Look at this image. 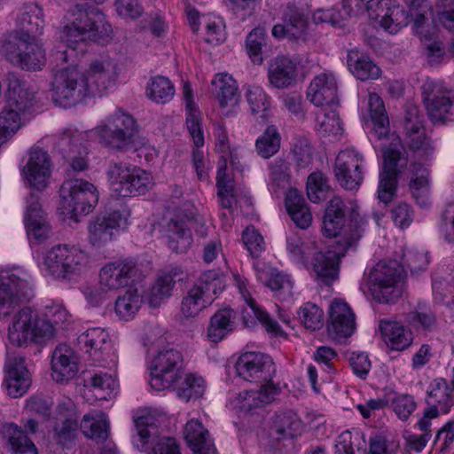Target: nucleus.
<instances>
[{
    "instance_id": "obj_1",
    "label": "nucleus",
    "mask_w": 454,
    "mask_h": 454,
    "mask_svg": "<svg viewBox=\"0 0 454 454\" xmlns=\"http://www.w3.org/2000/svg\"><path fill=\"white\" fill-rule=\"evenodd\" d=\"M118 75V65L110 58L90 60L84 72L79 71L76 66H68L54 75L52 99L67 108L86 98L102 96L115 86Z\"/></svg>"
},
{
    "instance_id": "obj_2",
    "label": "nucleus",
    "mask_w": 454,
    "mask_h": 454,
    "mask_svg": "<svg viewBox=\"0 0 454 454\" xmlns=\"http://www.w3.org/2000/svg\"><path fill=\"white\" fill-rule=\"evenodd\" d=\"M366 225L365 216L361 215L356 207H353L348 228L337 240L338 246L341 247L338 251H324L322 241L318 242L313 238L302 239L296 235L287 238L286 249L294 257L301 259L317 278L330 284L338 278L340 256H344L345 250L356 246Z\"/></svg>"
},
{
    "instance_id": "obj_3",
    "label": "nucleus",
    "mask_w": 454,
    "mask_h": 454,
    "mask_svg": "<svg viewBox=\"0 0 454 454\" xmlns=\"http://www.w3.org/2000/svg\"><path fill=\"white\" fill-rule=\"evenodd\" d=\"M68 14L70 23L63 27L61 33V39L67 50L58 52V59L64 63L72 59L77 45L86 41L105 42L112 34L111 25L98 8L77 4L68 11Z\"/></svg>"
},
{
    "instance_id": "obj_4",
    "label": "nucleus",
    "mask_w": 454,
    "mask_h": 454,
    "mask_svg": "<svg viewBox=\"0 0 454 454\" xmlns=\"http://www.w3.org/2000/svg\"><path fill=\"white\" fill-rule=\"evenodd\" d=\"M137 130L135 118L122 108H116L90 132L102 145L127 152L133 147Z\"/></svg>"
},
{
    "instance_id": "obj_5",
    "label": "nucleus",
    "mask_w": 454,
    "mask_h": 454,
    "mask_svg": "<svg viewBox=\"0 0 454 454\" xmlns=\"http://www.w3.org/2000/svg\"><path fill=\"white\" fill-rule=\"evenodd\" d=\"M59 210L67 218L78 221V217L88 215L98 201L96 187L83 179H70L60 188Z\"/></svg>"
},
{
    "instance_id": "obj_6",
    "label": "nucleus",
    "mask_w": 454,
    "mask_h": 454,
    "mask_svg": "<svg viewBox=\"0 0 454 454\" xmlns=\"http://www.w3.org/2000/svg\"><path fill=\"white\" fill-rule=\"evenodd\" d=\"M34 295L29 276L20 268L0 270V317H6Z\"/></svg>"
},
{
    "instance_id": "obj_7",
    "label": "nucleus",
    "mask_w": 454,
    "mask_h": 454,
    "mask_svg": "<svg viewBox=\"0 0 454 454\" xmlns=\"http://www.w3.org/2000/svg\"><path fill=\"white\" fill-rule=\"evenodd\" d=\"M88 254L75 246L57 245L46 252L43 265L57 279H71L88 265Z\"/></svg>"
},
{
    "instance_id": "obj_8",
    "label": "nucleus",
    "mask_w": 454,
    "mask_h": 454,
    "mask_svg": "<svg viewBox=\"0 0 454 454\" xmlns=\"http://www.w3.org/2000/svg\"><path fill=\"white\" fill-rule=\"evenodd\" d=\"M111 190L120 197L145 194L153 185L151 174L124 162H113L107 169Z\"/></svg>"
},
{
    "instance_id": "obj_9",
    "label": "nucleus",
    "mask_w": 454,
    "mask_h": 454,
    "mask_svg": "<svg viewBox=\"0 0 454 454\" xmlns=\"http://www.w3.org/2000/svg\"><path fill=\"white\" fill-rule=\"evenodd\" d=\"M149 370L152 388L156 391L170 388L183 377V355L174 348H163L153 357Z\"/></svg>"
},
{
    "instance_id": "obj_10",
    "label": "nucleus",
    "mask_w": 454,
    "mask_h": 454,
    "mask_svg": "<svg viewBox=\"0 0 454 454\" xmlns=\"http://www.w3.org/2000/svg\"><path fill=\"white\" fill-rule=\"evenodd\" d=\"M53 335L54 329L51 325L39 320L37 314L28 307L19 309L14 315L8 333L10 340L17 346L28 342H40Z\"/></svg>"
},
{
    "instance_id": "obj_11",
    "label": "nucleus",
    "mask_w": 454,
    "mask_h": 454,
    "mask_svg": "<svg viewBox=\"0 0 454 454\" xmlns=\"http://www.w3.org/2000/svg\"><path fill=\"white\" fill-rule=\"evenodd\" d=\"M136 434L132 442L140 450H145L147 443L153 442L150 454H181L175 439L159 437L158 419L151 413H146L135 419Z\"/></svg>"
},
{
    "instance_id": "obj_12",
    "label": "nucleus",
    "mask_w": 454,
    "mask_h": 454,
    "mask_svg": "<svg viewBox=\"0 0 454 454\" xmlns=\"http://www.w3.org/2000/svg\"><path fill=\"white\" fill-rule=\"evenodd\" d=\"M333 172L342 188L349 191L357 190L364 177L363 153L354 147L340 151L335 158Z\"/></svg>"
},
{
    "instance_id": "obj_13",
    "label": "nucleus",
    "mask_w": 454,
    "mask_h": 454,
    "mask_svg": "<svg viewBox=\"0 0 454 454\" xmlns=\"http://www.w3.org/2000/svg\"><path fill=\"white\" fill-rule=\"evenodd\" d=\"M3 50L11 63L23 69L37 70L46 62L45 51L37 39H8Z\"/></svg>"
},
{
    "instance_id": "obj_14",
    "label": "nucleus",
    "mask_w": 454,
    "mask_h": 454,
    "mask_svg": "<svg viewBox=\"0 0 454 454\" xmlns=\"http://www.w3.org/2000/svg\"><path fill=\"white\" fill-rule=\"evenodd\" d=\"M74 403L70 398L60 400L56 408V418L51 438L63 448H71L78 434L79 421Z\"/></svg>"
},
{
    "instance_id": "obj_15",
    "label": "nucleus",
    "mask_w": 454,
    "mask_h": 454,
    "mask_svg": "<svg viewBox=\"0 0 454 454\" xmlns=\"http://www.w3.org/2000/svg\"><path fill=\"white\" fill-rule=\"evenodd\" d=\"M235 369L241 379L261 384H272L270 381L276 372L272 358L260 352H246L239 356Z\"/></svg>"
},
{
    "instance_id": "obj_16",
    "label": "nucleus",
    "mask_w": 454,
    "mask_h": 454,
    "mask_svg": "<svg viewBox=\"0 0 454 454\" xmlns=\"http://www.w3.org/2000/svg\"><path fill=\"white\" fill-rule=\"evenodd\" d=\"M422 96L428 115L434 121H454V91L428 82L422 86Z\"/></svg>"
},
{
    "instance_id": "obj_17",
    "label": "nucleus",
    "mask_w": 454,
    "mask_h": 454,
    "mask_svg": "<svg viewBox=\"0 0 454 454\" xmlns=\"http://www.w3.org/2000/svg\"><path fill=\"white\" fill-rule=\"evenodd\" d=\"M403 269L396 261H380L371 270L369 283L373 291H379L386 302H392L400 296L396 285L401 281Z\"/></svg>"
},
{
    "instance_id": "obj_18",
    "label": "nucleus",
    "mask_w": 454,
    "mask_h": 454,
    "mask_svg": "<svg viewBox=\"0 0 454 454\" xmlns=\"http://www.w3.org/2000/svg\"><path fill=\"white\" fill-rule=\"evenodd\" d=\"M137 272V262L132 258H120L108 262L99 271L100 286L106 291L129 288L135 281Z\"/></svg>"
},
{
    "instance_id": "obj_19",
    "label": "nucleus",
    "mask_w": 454,
    "mask_h": 454,
    "mask_svg": "<svg viewBox=\"0 0 454 454\" xmlns=\"http://www.w3.org/2000/svg\"><path fill=\"white\" fill-rule=\"evenodd\" d=\"M403 150L399 143H391L383 147V166L380 173L378 197L386 204L392 200L395 193L396 167L402 159Z\"/></svg>"
},
{
    "instance_id": "obj_20",
    "label": "nucleus",
    "mask_w": 454,
    "mask_h": 454,
    "mask_svg": "<svg viewBox=\"0 0 454 454\" xmlns=\"http://www.w3.org/2000/svg\"><path fill=\"white\" fill-rule=\"evenodd\" d=\"M126 221V217L118 211L95 217L88 226L90 245L95 249L105 247L118 236L121 226Z\"/></svg>"
},
{
    "instance_id": "obj_21",
    "label": "nucleus",
    "mask_w": 454,
    "mask_h": 454,
    "mask_svg": "<svg viewBox=\"0 0 454 454\" xmlns=\"http://www.w3.org/2000/svg\"><path fill=\"white\" fill-rule=\"evenodd\" d=\"M356 316L349 305L342 300H333L329 309L328 335L340 341L350 337L356 330Z\"/></svg>"
},
{
    "instance_id": "obj_22",
    "label": "nucleus",
    "mask_w": 454,
    "mask_h": 454,
    "mask_svg": "<svg viewBox=\"0 0 454 454\" xmlns=\"http://www.w3.org/2000/svg\"><path fill=\"white\" fill-rule=\"evenodd\" d=\"M22 171L31 187L44 190L51 176V160L48 153L39 147L31 148Z\"/></svg>"
},
{
    "instance_id": "obj_23",
    "label": "nucleus",
    "mask_w": 454,
    "mask_h": 454,
    "mask_svg": "<svg viewBox=\"0 0 454 454\" xmlns=\"http://www.w3.org/2000/svg\"><path fill=\"white\" fill-rule=\"evenodd\" d=\"M283 23L276 24L271 31L272 36L277 39L286 38L289 41L306 40L308 21L298 7L289 4L283 12Z\"/></svg>"
},
{
    "instance_id": "obj_24",
    "label": "nucleus",
    "mask_w": 454,
    "mask_h": 454,
    "mask_svg": "<svg viewBox=\"0 0 454 454\" xmlns=\"http://www.w3.org/2000/svg\"><path fill=\"white\" fill-rule=\"evenodd\" d=\"M307 97L317 107L339 106L338 83L331 73H321L311 81Z\"/></svg>"
},
{
    "instance_id": "obj_25",
    "label": "nucleus",
    "mask_w": 454,
    "mask_h": 454,
    "mask_svg": "<svg viewBox=\"0 0 454 454\" xmlns=\"http://www.w3.org/2000/svg\"><path fill=\"white\" fill-rule=\"evenodd\" d=\"M4 384L12 397L23 395L31 384L30 374L22 356H10L4 364Z\"/></svg>"
},
{
    "instance_id": "obj_26",
    "label": "nucleus",
    "mask_w": 454,
    "mask_h": 454,
    "mask_svg": "<svg viewBox=\"0 0 454 454\" xmlns=\"http://www.w3.org/2000/svg\"><path fill=\"white\" fill-rule=\"evenodd\" d=\"M279 392V387L274 384H262L257 389L243 390L231 401L233 409L241 412H253L270 403Z\"/></svg>"
},
{
    "instance_id": "obj_27",
    "label": "nucleus",
    "mask_w": 454,
    "mask_h": 454,
    "mask_svg": "<svg viewBox=\"0 0 454 454\" xmlns=\"http://www.w3.org/2000/svg\"><path fill=\"white\" fill-rule=\"evenodd\" d=\"M39 200L36 193L29 194L24 221L28 238L40 243L49 237L50 225Z\"/></svg>"
},
{
    "instance_id": "obj_28",
    "label": "nucleus",
    "mask_w": 454,
    "mask_h": 454,
    "mask_svg": "<svg viewBox=\"0 0 454 454\" xmlns=\"http://www.w3.org/2000/svg\"><path fill=\"white\" fill-rule=\"evenodd\" d=\"M51 376L57 382L72 380L77 374L78 356L73 348L67 344H59L51 356Z\"/></svg>"
},
{
    "instance_id": "obj_29",
    "label": "nucleus",
    "mask_w": 454,
    "mask_h": 454,
    "mask_svg": "<svg viewBox=\"0 0 454 454\" xmlns=\"http://www.w3.org/2000/svg\"><path fill=\"white\" fill-rule=\"evenodd\" d=\"M235 283L241 297L249 307V310L245 309L242 311L244 324L249 326L254 323L250 315L251 312L254 317L265 327L268 333H270L274 335H281L283 331L281 330L278 322L272 319L266 311L256 305L245 281L239 277H235Z\"/></svg>"
},
{
    "instance_id": "obj_30",
    "label": "nucleus",
    "mask_w": 454,
    "mask_h": 454,
    "mask_svg": "<svg viewBox=\"0 0 454 454\" xmlns=\"http://www.w3.org/2000/svg\"><path fill=\"white\" fill-rule=\"evenodd\" d=\"M6 81L8 89L5 106L20 114L27 113L35 104V93L14 73H8Z\"/></svg>"
},
{
    "instance_id": "obj_31",
    "label": "nucleus",
    "mask_w": 454,
    "mask_h": 454,
    "mask_svg": "<svg viewBox=\"0 0 454 454\" xmlns=\"http://www.w3.org/2000/svg\"><path fill=\"white\" fill-rule=\"evenodd\" d=\"M18 30L9 39H36L43 34L44 20L42 9L35 4H25L17 21Z\"/></svg>"
},
{
    "instance_id": "obj_32",
    "label": "nucleus",
    "mask_w": 454,
    "mask_h": 454,
    "mask_svg": "<svg viewBox=\"0 0 454 454\" xmlns=\"http://www.w3.org/2000/svg\"><path fill=\"white\" fill-rule=\"evenodd\" d=\"M404 129L405 142L416 160H427L434 153V148L431 140L426 136L423 125L419 121L407 119Z\"/></svg>"
},
{
    "instance_id": "obj_33",
    "label": "nucleus",
    "mask_w": 454,
    "mask_h": 454,
    "mask_svg": "<svg viewBox=\"0 0 454 454\" xmlns=\"http://www.w3.org/2000/svg\"><path fill=\"white\" fill-rule=\"evenodd\" d=\"M210 284L195 285L184 295L180 313L185 319L196 317L204 309L213 302L214 298L209 294Z\"/></svg>"
},
{
    "instance_id": "obj_34",
    "label": "nucleus",
    "mask_w": 454,
    "mask_h": 454,
    "mask_svg": "<svg viewBox=\"0 0 454 454\" xmlns=\"http://www.w3.org/2000/svg\"><path fill=\"white\" fill-rule=\"evenodd\" d=\"M184 436L193 454H217L207 429L199 419H191L186 423Z\"/></svg>"
},
{
    "instance_id": "obj_35",
    "label": "nucleus",
    "mask_w": 454,
    "mask_h": 454,
    "mask_svg": "<svg viewBox=\"0 0 454 454\" xmlns=\"http://www.w3.org/2000/svg\"><path fill=\"white\" fill-rule=\"evenodd\" d=\"M212 91L221 109H227L225 114L236 107L239 102V89L236 81L228 74H217L211 82Z\"/></svg>"
},
{
    "instance_id": "obj_36",
    "label": "nucleus",
    "mask_w": 454,
    "mask_h": 454,
    "mask_svg": "<svg viewBox=\"0 0 454 454\" xmlns=\"http://www.w3.org/2000/svg\"><path fill=\"white\" fill-rule=\"evenodd\" d=\"M184 275V271L179 266H173L160 273L148 297L150 306L159 307L168 299L171 295L176 281L183 280Z\"/></svg>"
},
{
    "instance_id": "obj_37",
    "label": "nucleus",
    "mask_w": 454,
    "mask_h": 454,
    "mask_svg": "<svg viewBox=\"0 0 454 454\" xmlns=\"http://www.w3.org/2000/svg\"><path fill=\"white\" fill-rule=\"evenodd\" d=\"M76 346L88 357L99 361L102 358V353L109 346L108 333L100 327L90 328L77 337Z\"/></svg>"
},
{
    "instance_id": "obj_38",
    "label": "nucleus",
    "mask_w": 454,
    "mask_h": 454,
    "mask_svg": "<svg viewBox=\"0 0 454 454\" xmlns=\"http://www.w3.org/2000/svg\"><path fill=\"white\" fill-rule=\"evenodd\" d=\"M166 239L168 248L176 254L187 252L192 244L190 228L183 219H171L168 224Z\"/></svg>"
},
{
    "instance_id": "obj_39",
    "label": "nucleus",
    "mask_w": 454,
    "mask_h": 454,
    "mask_svg": "<svg viewBox=\"0 0 454 454\" xmlns=\"http://www.w3.org/2000/svg\"><path fill=\"white\" fill-rule=\"evenodd\" d=\"M380 329L384 341L392 349L403 350L412 343V333L399 322L381 320Z\"/></svg>"
},
{
    "instance_id": "obj_40",
    "label": "nucleus",
    "mask_w": 454,
    "mask_h": 454,
    "mask_svg": "<svg viewBox=\"0 0 454 454\" xmlns=\"http://www.w3.org/2000/svg\"><path fill=\"white\" fill-rule=\"evenodd\" d=\"M410 188L412 197L421 207L428 206L429 172L423 163L414 161L411 165Z\"/></svg>"
},
{
    "instance_id": "obj_41",
    "label": "nucleus",
    "mask_w": 454,
    "mask_h": 454,
    "mask_svg": "<svg viewBox=\"0 0 454 454\" xmlns=\"http://www.w3.org/2000/svg\"><path fill=\"white\" fill-rule=\"evenodd\" d=\"M349 71L359 80L377 79L380 75V68L366 55L357 50H350L347 56Z\"/></svg>"
},
{
    "instance_id": "obj_42",
    "label": "nucleus",
    "mask_w": 454,
    "mask_h": 454,
    "mask_svg": "<svg viewBox=\"0 0 454 454\" xmlns=\"http://www.w3.org/2000/svg\"><path fill=\"white\" fill-rule=\"evenodd\" d=\"M235 316L233 309L226 308L216 311L210 318L207 336L213 342L222 340L235 328Z\"/></svg>"
},
{
    "instance_id": "obj_43",
    "label": "nucleus",
    "mask_w": 454,
    "mask_h": 454,
    "mask_svg": "<svg viewBox=\"0 0 454 454\" xmlns=\"http://www.w3.org/2000/svg\"><path fill=\"white\" fill-rule=\"evenodd\" d=\"M82 434L97 442H104L108 437V422L101 411L86 413L79 423Z\"/></svg>"
},
{
    "instance_id": "obj_44",
    "label": "nucleus",
    "mask_w": 454,
    "mask_h": 454,
    "mask_svg": "<svg viewBox=\"0 0 454 454\" xmlns=\"http://www.w3.org/2000/svg\"><path fill=\"white\" fill-rule=\"evenodd\" d=\"M411 15L414 18L413 28L415 33L421 40H431L436 29L428 22L431 7L427 0H411Z\"/></svg>"
},
{
    "instance_id": "obj_45",
    "label": "nucleus",
    "mask_w": 454,
    "mask_h": 454,
    "mask_svg": "<svg viewBox=\"0 0 454 454\" xmlns=\"http://www.w3.org/2000/svg\"><path fill=\"white\" fill-rule=\"evenodd\" d=\"M302 429V422L294 411H286L275 416L270 428V436L275 440L292 439Z\"/></svg>"
},
{
    "instance_id": "obj_46",
    "label": "nucleus",
    "mask_w": 454,
    "mask_h": 454,
    "mask_svg": "<svg viewBox=\"0 0 454 454\" xmlns=\"http://www.w3.org/2000/svg\"><path fill=\"white\" fill-rule=\"evenodd\" d=\"M286 207L297 227L306 229L310 225L312 215L302 195L296 189H290L286 193Z\"/></svg>"
},
{
    "instance_id": "obj_47",
    "label": "nucleus",
    "mask_w": 454,
    "mask_h": 454,
    "mask_svg": "<svg viewBox=\"0 0 454 454\" xmlns=\"http://www.w3.org/2000/svg\"><path fill=\"white\" fill-rule=\"evenodd\" d=\"M296 67L288 58L277 57L269 67L270 82L276 88L288 87L295 78Z\"/></svg>"
},
{
    "instance_id": "obj_48",
    "label": "nucleus",
    "mask_w": 454,
    "mask_h": 454,
    "mask_svg": "<svg viewBox=\"0 0 454 454\" xmlns=\"http://www.w3.org/2000/svg\"><path fill=\"white\" fill-rule=\"evenodd\" d=\"M258 278L281 299L287 300L293 296V282L288 275L268 269L258 271Z\"/></svg>"
},
{
    "instance_id": "obj_49",
    "label": "nucleus",
    "mask_w": 454,
    "mask_h": 454,
    "mask_svg": "<svg viewBox=\"0 0 454 454\" xmlns=\"http://www.w3.org/2000/svg\"><path fill=\"white\" fill-rule=\"evenodd\" d=\"M2 434L12 447L13 454H37L35 445L17 425L12 423L4 425Z\"/></svg>"
},
{
    "instance_id": "obj_50",
    "label": "nucleus",
    "mask_w": 454,
    "mask_h": 454,
    "mask_svg": "<svg viewBox=\"0 0 454 454\" xmlns=\"http://www.w3.org/2000/svg\"><path fill=\"white\" fill-rule=\"evenodd\" d=\"M453 389L443 379L435 380L427 391L428 405L439 406L441 412L446 413L454 403Z\"/></svg>"
},
{
    "instance_id": "obj_51",
    "label": "nucleus",
    "mask_w": 454,
    "mask_h": 454,
    "mask_svg": "<svg viewBox=\"0 0 454 454\" xmlns=\"http://www.w3.org/2000/svg\"><path fill=\"white\" fill-rule=\"evenodd\" d=\"M205 380L202 377L184 372L182 379L170 388H173L180 398L188 402L192 398L201 397L205 392Z\"/></svg>"
},
{
    "instance_id": "obj_52",
    "label": "nucleus",
    "mask_w": 454,
    "mask_h": 454,
    "mask_svg": "<svg viewBox=\"0 0 454 454\" xmlns=\"http://www.w3.org/2000/svg\"><path fill=\"white\" fill-rule=\"evenodd\" d=\"M314 115L315 128L318 133L324 136L340 134L341 127L336 106L317 107Z\"/></svg>"
},
{
    "instance_id": "obj_53",
    "label": "nucleus",
    "mask_w": 454,
    "mask_h": 454,
    "mask_svg": "<svg viewBox=\"0 0 454 454\" xmlns=\"http://www.w3.org/2000/svg\"><path fill=\"white\" fill-rule=\"evenodd\" d=\"M175 92V86L168 78L157 75L147 83L145 94L153 102L164 105L172 100Z\"/></svg>"
},
{
    "instance_id": "obj_54",
    "label": "nucleus",
    "mask_w": 454,
    "mask_h": 454,
    "mask_svg": "<svg viewBox=\"0 0 454 454\" xmlns=\"http://www.w3.org/2000/svg\"><path fill=\"white\" fill-rule=\"evenodd\" d=\"M368 109L376 135L380 138L386 137L389 132V121L386 114L384 103L377 93L369 94Z\"/></svg>"
},
{
    "instance_id": "obj_55",
    "label": "nucleus",
    "mask_w": 454,
    "mask_h": 454,
    "mask_svg": "<svg viewBox=\"0 0 454 454\" xmlns=\"http://www.w3.org/2000/svg\"><path fill=\"white\" fill-rule=\"evenodd\" d=\"M143 303L136 288L129 287L115 301L114 310L120 319L129 320L135 317Z\"/></svg>"
},
{
    "instance_id": "obj_56",
    "label": "nucleus",
    "mask_w": 454,
    "mask_h": 454,
    "mask_svg": "<svg viewBox=\"0 0 454 454\" xmlns=\"http://www.w3.org/2000/svg\"><path fill=\"white\" fill-rule=\"evenodd\" d=\"M380 25L390 34H395L408 23V14L404 9L392 0V4L387 5L380 18Z\"/></svg>"
},
{
    "instance_id": "obj_57",
    "label": "nucleus",
    "mask_w": 454,
    "mask_h": 454,
    "mask_svg": "<svg viewBox=\"0 0 454 454\" xmlns=\"http://www.w3.org/2000/svg\"><path fill=\"white\" fill-rule=\"evenodd\" d=\"M280 143L281 136L278 129L274 125H270L256 139L255 148L261 157L268 159L279 151Z\"/></svg>"
},
{
    "instance_id": "obj_58",
    "label": "nucleus",
    "mask_w": 454,
    "mask_h": 454,
    "mask_svg": "<svg viewBox=\"0 0 454 454\" xmlns=\"http://www.w3.org/2000/svg\"><path fill=\"white\" fill-rule=\"evenodd\" d=\"M21 125V114L5 106L0 112V146L11 139Z\"/></svg>"
},
{
    "instance_id": "obj_59",
    "label": "nucleus",
    "mask_w": 454,
    "mask_h": 454,
    "mask_svg": "<svg viewBox=\"0 0 454 454\" xmlns=\"http://www.w3.org/2000/svg\"><path fill=\"white\" fill-rule=\"evenodd\" d=\"M44 313L47 320H42V322L50 323L54 332L58 328L67 329L73 322L71 313L61 302L51 301L47 304L44 308Z\"/></svg>"
},
{
    "instance_id": "obj_60",
    "label": "nucleus",
    "mask_w": 454,
    "mask_h": 454,
    "mask_svg": "<svg viewBox=\"0 0 454 454\" xmlns=\"http://www.w3.org/2000/svg\"><path fill=\"white\" fill-rule=\"evenodd\" d=\"M246 98L252 114L254 115L260 114L262 119L266 120L270 101L264 90L259 86H248Z\"/></svg>"
},
{
    "instance_id": "obj_61",
    "label": "nucleus",
    "mask_w": 454,
    "mask_h": 454,
    "mask_svg": "<svg viewBox=\"0 0 454 454\" xmlns=\"http://www.w3.org/2000/svg\"><path fill=\"white\" fill-rule=\"evenodd\" d=\"M406 318L411 326L425 331H432L436 325L435 316L428 307L422 304H419Z\"/></svg>"
},
{
    "instance_id": "obj_62",
    "label": "nucleus",
    "mask_w": 454,
    "mask_h": 454,
    "mask_svg": "<svg viewBox=\"0 0 454 454\" xmlns=\"http://www.w3.org/2000/svg\"><path fill=\"white\" fill-rule=\"evenodd\" d=\"M266 31L262 27L254 28L247 36L246 46L247 53L255 64L262 62V47L266 44Z\"/></svg>"
},
{
    "instance_id": "obj_63",
    "label": "nucleus",
    "mask_w": 454,
    "mask_h": 454,
    "mask_svg": "<svg viewBox=\"0 0 454 454\" xmlns=\"http://www.w3.org/2000/svg\"><path fill=\"white\" fill-rule=\"evenodd\" d=\"M90 386L99 399H108L118 387L115 378L108 373H95L90 378Z\"/></svg>"
},
{
    "instance_id": "obj_64",
    "label": "nucleus",
    "mask_w": 454,
    "mask_h": 454,
    "mask_svg": "<svg viewBox=\"0 0 454 454\" xmlns=\"http://www.w3.org/2000/svg\"><path fill=\"white\" fill-rule=\"evenodd\" d=\"M299 319L309 330L316 331L323 326V310L314 303L303 304L298 311Z\"/></svg>"
}]
</instances>
